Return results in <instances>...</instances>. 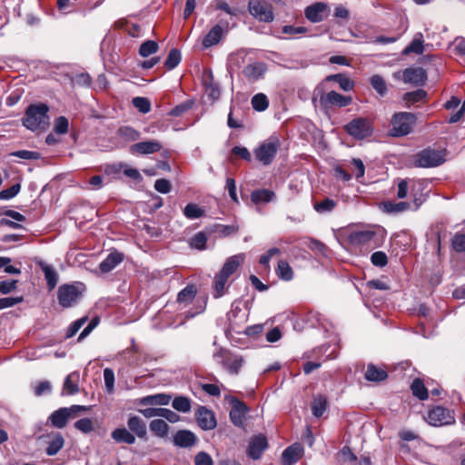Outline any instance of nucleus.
I'll list each match as a JSON object with an SVG mask.
<instances>
[{
  "label": "nucleus",
  "instance_id": "39",
  "mask_svg": "<svg viewBox=\"0 0 465 465\" xmlns=\"http://www.w3.org/2000/svg\"><path fill=\"white\" fill-rule=\"evenodd\" d=\"M228 279L219 272L215 274L213 279V297L220 298L226 293V282Z\"/></svg>",
  "mask_w": 465,
  "mask_h": 465
},
{
  "label": "nucleus",
  "instance_id": "56",
  "mask_svg": "<svg viewBox=\"0 0 465 465\" xmlns=\"http://www.w3.org/2000/svg\"><path fill=\"white\" fill-rule=\"evenodd\" d=\"M451 246L457 252L465 253V234L457 232L451 239Z\"/></svg>",
  "mask_w": 465,
  "mask_h": 465
},
{
  "label": "nucleus",
  "instance_id": "23",
  "mask_svg": "<svg viewBox=\"0 0 465 465\" xmlns=\"http://www.w3.org/2000/svg\"><path fill=\"white\" fill-rule=\"evenodd\" d=\"M127 426L130 431L138 438L147 440L146 423L138 416H130L127 420Z\"/></svg>",
  "mask_w": 465,
  "mask_h": 465
},
{
  "label": "nucleus",
  "instance_id": "64",
  "mask_svg": "<svg viewBox=\"0 0 465 465\" xmlns=\"http://www.w3.org/2000/svg\"><path fill=\"white\" fill-rule=\"evenodd\" d=\"M194 463L195 465H213L212 457L204 451H201L195 456Z\"/></svg>",
  "mask_w": 465,
  "mask_h": 465
},
{
  "label": "nucleus",
  "instance_id": "22",
  "mask_svg": "<svg viewBox=\"0 0 465 465\" xmlns=\"http://www.w3.org/2000/svg\"><path fill=\"white\" fill-rule=\"evenodd\" d=\"M124 259V254L116 250L111 252L107 257L101 262L99 269L103 273H108L119 265Z\"/></svg>",
  "mask_w": 465,
  "mask_h": 465
},
{
  "label": "nucleus",
  "instance_id": "14",
  "mask_svg": "<svg viewBox=\"0 0 465 465\" xmlns=\"http://www.w3.org/2000/svg\"><path fill=\"white\" fill-rule=\"evenodd\" d=\"M198 426L203 430H213L217 426L214 412L205 406H199L195 411Z\"/></svg>",
  "mask_w": 465,
  "mask_h": 465
},
{
  "label": "nucleus",
  "instance_id": "46",
  "mask_svg": "<svg viewBox=\"0 0 465 465\" xmlns=\"http://www.w3.org/2000/svg\"><path fill=\"white\" fill-rule=\"evenodd\" d=\"M183 215L190 220L198 219L204 215V210L198 204L190 203L183 209Z\"/></svg>",
  "mask_w": 465,
  "mask_h": 465
},
{
  "label": "nucleus",
  "instance_id": "45",
  "mask_svg": "<svg viewBox=\"0 0 465 465\" xmlns=\"http://www.w3.org/2000/svg\"><path fill=\"white\" fill-rule=\"evenodd\" d=\"M371 87L381 96H385L388 92L387 84L382 76L374 74L370 78Z\"/></svg>",
  "mask_w": 465,
  "mask_h": 465
},
{
  "label": "nucleus",
  "instance_id": "53",
  "mask_svg": "<svg viewBox=\"0 0 465 465\" xmlns=\"http://www.w3.org/2000/svg\"><path fill=\"white\" fill-rule=\"evenodd\" d=\"M194 102L193 100H186L177 105H175L169 113L168 115L170 116H182L185 113H187L189 110H191L193 106Z\"/></svg>",
  "mask_w": 465,
  "mask_h": 465
},
{
  "label": "nucleus",
  "instance_id": "50",
  "mask_svg": "<svg viewBox=\"0 0 465 465\" xmlns=\"http://www.w3.org/2000/svg\"><path fill=\"white\" fill-rule=\"evenodd\" d=\"M337 203L331 198H324L321 202H317L314 203V210L319 213H331L336 207Z\"/></svg>",
  "mask_w": 465,
  "mask_h": 465
},
{
  "label": "nucleus",
  "instance_id": "25",
  "mask_svg": "<svg viewBox=\"0 0 465 465\" xmlns=\"http://www.w3.org/2000/svg\"><path fill=\"white\" fill-rule=\"evenodd\" d=\"M197 439L193 432L186 430H178L174 437L173 442L181 448H189L195 444Z\"/></svg>",
  "mask_w": 465,
  "mask_h": 465
},
{
  "label": "nucleus",
  "instance_id": "52",
  "mask_svg": "<svg viewBox=\"0 0 465 465\" xmlns=\"http://www.w3.org/2000/svg\"><path fill=\"white\" fill-rule=\"evenodd\" d=\"M383 210L386 213H401L409 209L410 204L406 202L392 203L390 201L382 203Z\"/></svg>",
  "mask_w": 465,
  "mask_h": 465
},
{
  "label": "nucleus",
  "instance_id": "33",
  "mask_svg": "<svg viewBox=\"0 0 465 465\" xmlns=\"http://www.w3.org/2000/svg\"><path fill=\"white\" fill-rule=\"evenodd\" d=\"M197 288L194 284H189L181 290L177 294V302L183 303L184 305L190 304L195 298Z\"/></svg>",
  "mask_w": 465,
  "mask_h": 465
},
{
  "label": "nucleus",
  "instance_id": "26",
  "mask_svg": "<svg viewBox=\"0 0 465 465\" xmlns=\"http://www.w3.org/2000/svg\"><path fill=\"white\" fill-rule=\"evenodd\" d=\"M172 401V396L165 393H157L141 398L138 404L142 406L148 405H168Z\"/></svg>",
  "mask_w": 465,
  "mask_h": 465
},
{
  "label": "nucleus",
  "instance_id": "18",
  "mask_svg": "<svg viewBox=\"0 0 465 465\" xmlns=\"http://www.w3.org/2000/svg\"><path fill=\"white\" fill-rule=\"evenodd\" d=\"M268 448L267 438L263 434L254 436L248 446V455L253 460L261 458L262 452Z\"/></svg>",
  "mask_w": 465,
  "mask_h": 465
},
{
  "label": "nucleus",
  "instance_id": "19",
  "mask_svg": "<svg viewBox=\"0 0 465 465\" xmlns=\"http://www.w3.org/2000/svg\"><path fill=\"white\" fill-rule=\"evenodd\" d=\"M162 143L155 140L139 142L130 146L133 154H151L161 151Z\"/></svg>",
  "mask_w": 465,
  "mask_h": 465
},
{
  "label": "nucleus",
  "instance_id": "32",
  "mask_svg": "<svg viewBox=\"0 0 465 465\" xmlns=\"http://www.w3.org/2000/svg\"><path fill=\"white\" fill-rule=\"evenodd\" d=\"M112 438L118 443L134 444L135 442V436L125 428H117L113 430Z\"/></svg>",
  "mask_w": 465,
  "mask_h": 465
},
{
  "label": "nucleus",
  "instance_id": "12",
  "mask_svg": "<svg viewBox=\"0 0 465 465\" xmlns=\"http://www.w3.org/2000/svg\"><path fill=\"white\" fill-rule=\"evenodd\" d=\"M348 241L352 245H369L372 243V247L379 246L377 232L374 230H356L348 235Z\"/></svg>",
  "mask_w": 465,
  "mask_h": 465
},
{
  "label": "nucleus",
  "instance_id": "28",
  "mask_svg": "<svg viewBox=\"0 0 465 465\" xmlns=\"http://www.w3.org/2000/svg\"><path fill=\"white\" fill-rule=\"evenodd\" d=\"M364 378L369 381L381 382L388 378V372L382 368H378L373 363H369Z\"/></svg>",
  "mask_w": 465,
  "mask_h": 465
},
{
  "label": "nucleus",
  "instance_id": "10",
  "mask_svg": "<svg viewBox=\"0 0 465 465\" xmlns=\"http://www.w3.org/2000/svg\"><path fill=\"white\" fill-rule=\"evenodd\" d=\"M228 402L231 405V411L229 413L232 423L239 428L244 426V420L249 408L246 403L234 396L228 398Z\"/></svg>",
  "mask_w": 465,
  "mask_h": 465
},
{
  "label": "nucleus",
  "instance_id": "43",
  "mask_svg": "<svg viewBox=\"0 0 465 465\" xmlns=\"http://www.w3.org/2000/svg\"><path fill=\"white\" fill-rule=\"evenodd\" d=\"M208 237L204 232L195 233L189 241V245L193 249L203 251L206 249Z\"/></svg>",
  "mask_w": 465,
  "mask_h": 465
},
{
  "label": "nucleus",
  "instance_id": "5",
  "mask_svg": "<svg viewBox=\"0 0 465 465\" xmlns=\"http://www.w3.org/2000/svg\"><path fill=\"white\" fill-rule=\"evenodd\" d=\"M345 132L357 140H363L373 134V122L367 117H357L344 125Z\"/></svg>",
  "mask_w": 465,
  "mask_h": 465
},
{
  "label": "nucleus",
  "instance_id": "62",
  "mask_svg": "<svg viewBox=\"0 0 465 465\" xmlns=\"http://www.w3.org/2000/svg\"><path fill=\"white\" fill-rule=\"evenodd\" d=\"M17 280H4L0 282V293L8 294L17 288Z\"/></svg>",
  "mask_w": 465,
  "mask_h": 465
},
{
  "label": "nucleus",
  "instance_id": "36",
  "mask_svg": "<svg viewBox=\"0 0 465 465\" xmlns=\"http://www.w3.org/2000/svg\"><path fill=\"white\" fill-rule=\"evenodd\" d=\"M117 135L126 143L135 142L141 137L139 131L128 125L119 127Z\"/></svg>",
  "mask_w": 465,
  "mask_h": 465
},
{
  "label": "nucleus",
  "instance_id": "59",
  "mask_svg": "<svg viewBox=\"0 0 465 465\" xmlns=\"http://www.w3.org/2000/svg\"><path fill=\"white\" fill-rule=\"evenodd\" d=\"M74 428L84 433H89L94 430V423L89 418H83L75 421Z\"/></svg>",
  "mask_w": 465,
  "mask_h": 465
},
{
  "label": "nucleus",
  "instance_id": "17",
  "mask_svg": "<svg viewBox=\"0 0 465 465\" xmlns=\"http://www.w3.org/2000/svg\"><path fill=\"white\" fill-rule=\"evenodd\" d=\"M304 449L301 443H293L287 447L282 454V465H294L302 457Z\"/></svg>",
  "mask_w": 465,
  "mask_h": 465
},
{
  "label": "nucleus",
  "instance_id": "49",
  "mask_svg": "<svg viewBox=\"0 0 465 465\" xmlns=\"http://www.w3.org/2000/svg\"><path fill=\"white\" fill-rule=\"evenodd\" d=\"M427 92L423 89H417L412 92H407L403 94V100L406 103L415 104L419 102H423L427 98Z\"/></svg>",
  "mask_w": 465,
  "mask_h": 465
},
{
  "label": "nucleus",
  "instance_id": "1",
  "mask_svg": "<svg viewBox=\"0 0 465 465\" xmlns=\"http://www.w3.org/2000/svg\"><path fill=\"white\" fill-rule=\"evenodd\" d=\"M49 106L44 103L31 104L22 118L23 125L33 132L45 131L50 125Z\"/></svg>",
  "mask_w": 465,
  "mask_h": 465
},
{
  "label": "nucleus",
  "instance_id": "11",
  "mask_svg": "<svg viewBox=\"0 0 465 465\" xmlns=\"http://www.w3.org/2000/svg\"><path fill=\"white\" fill-rule=\"evenodd\" d=\"M427 420L432 426H444L453 424L455 418L453 412L449 409L436 406L429 411Z\"/></svg>",
  "mask_w": 465,
  "mask_h": 465
},
{
  "label": "nucleus",
  "instance_id": "9",
  "mask_svg": "<svg viewBox=\"0 0 465 465\" xmlns=\"http://www.w3.org/2000/svg\"><path fill=\"white\" fill-rule=\"evenodd\" d=\"M248 11L259 22L271 23L274 19L272 5L264 0H249Z\"/></svg>",
  "mask_w": 465,
  "mask_h": 465
},
{
  "label": "nucleus",
  "instance_id": "38",
  "mask_svg": "<svg viewBox=\"0 0 465 465\" xmlns=\"http://www.w3.org/2000/svg\"><path fill=\"white\" fill-rule=\"evenodd\" d=\"M40 267L45 274L46 284L49 290H53L58 282V274L55 270L44 262L40 263Z\"/></svg>",
  "mask_w": 465,
  "mask_h": 465
},
{
  "label": "nucleus",
  "instance_id": "40",
  "mask_svg": "<svg viewBox=\"0 0 465 465\" xmlns=\"http://www.w3.org/2000/svg\"><path fill=\"white\" fill-rule=\"evenodd\" d=\"M150 430L157 437L164 438L167 436L169 426L168 424L161 419L153 420L150 422Z\"/></svg>",
  "mask_w": 465,
  "mask_h": 465
},
{
  "label": "nucleus",
  "instance_id": "31",
  "mask_svg": "<svg viewBox=\"0 0 465 465\" xmlns=\"http://www.w3.org/2000/svg\"><path fill=\"white\" fill-rule=\"evenodd\" d=\"M423 35L419 33L415 35L412 41L403 49L402 54L409 55L411 54H421L424 52Z\"/></svg>",
  "mask_w": 465,
  "mask_h": 465
},
{
  "label": "nucleus",
  "instance_id": "24",
  "mask_svg": "<svg viewBox=\"0 0 465 465\" xmlns=\"http://www.w3.org/2000/svg\"><path fill=\"white\" fill-rule=\"evenodd\" d=\"M242 262V254L232 255L225 261L219 273L229 279L238 270Z\"/></svg>",
  "mask_w": 465,
  "mask_h": 465
},
{
  "label": "nucleus",
  "instance_id": "3",
  "mask_svg": "<svg viewBox=\"0 0 465 465\" xmlns=\"http://www.w3.org/2000/svg\"><path fill=\"white\" fill-rule=\"evenodd\" d=\"M416 120L417 117L413 113H395L391 120V128L390 129V134L393 137H401L409 134Z\"/></svg>",
  "mask_w": 465,
  "mask_h": 465
},
{
  "label": "nucleus",
  "instance_id": "13",
  "mask_svg": "<svg viewBox=\"0 0 465 465\" xmlns=\"http://www.w3.org/2000/svg\"><path fill=\"white\" fill-rule=\"evenodd\" d=\"M229 24L227 21L221 20L219 24L213 26L207 35L203 37L202 44L204 48H209L219 44L223 35L227 33Z\"/></svg>",
  "mask_w": 465,
  "mask_h": 465
},
{
  "label": "nucleus",
  "instance_id": "37",
  "mask_svg": "<svg viewBox=\"0 0 465 465\" xmlns=\"http://www.w3.org/2000/svg\"><path fill=\"white\" fill-rule=\"evenodd\" d=\"M411 391L420 401H425L429 398V392L424 382L420 378H415L411 384Z\"/></svg>",
  "mask_w": 465,
  "mask_h": 465
},
{
  "label": "nucleus",
  "instance_id": "60",
  "mask_svg": "<svg viewBox=\"0 0 465 465\" xmlns=\"http://www.w3.org/2000/svg\"><path fill=\"white\" fill-rule=\"evenodd\" d=\"M21 190L19 183L13 184L11 187L0 192V200H10L16 196Z\"/></svg>",
  "mask_w": 465,
  "mask_h": 465
},
{
  "label": "nucleus",
  "instance_id": "57",
  "mask_svg": "<svg viewBox=\"0 0 465 465\" xmlns=\"http://www.w3.org/2000/svg\"><path fill=\"white\" fill-rule=\"evenodd\" d=\"M69 122L65 116H59L54 121V131L57 134H65L68 132Z\"/></svg>",
  "mask_w": 465,
  "mask_h": 465
},
{
  "label": "nucleus",
  "instance_id": "44",
  "mask_svg": "<svg viewBox=\"0 0 465 465\" xmlns=\"http://www.w3.org/2000/svg\"><path fill=\"white\" fill-rule=\"evenodd\" d=\"M182 61V54L180 50L173 48L170 50L166 60L164 61V67L166 70L171 71L174 69Z\"/></svg>",
  "mask_w": 465,
  "mask_h": 465
},
{
  "label": "nucleus",
  "instance_id": "55",
  "mask_svg": "<svg viewBox=\"0 0 465 465\" xmlns=\"http://www.w3.org/2000/svg\"><path fill=\"white\" fill-rule=\"evenodd\" d=\"M87 321H88V317L87 316H84V317L76 320L73 323H71L70 326L68 327L67 331H66L65 338L69 339V338L74 337L78 332V331L81 329V327Z\"/></svg>",
  "mask_w": 465,
  "mask_h": 465
},
{
  "label": "nucleus",
  "instance_id": "51",
  "mask_svg": "<svg viewBox=\"0 0 465 465\" xmlns=\"http://www.w3.org/2000/svg\"><path fill=\"white\" fill-rule=\"evenodd\" d=\"M159 50V45L156 41L147 40L143 42L139 47V54L142 57H148L155 54Z\"/></svg>",
  "mask_w": 465,
  "mask_h": 465
},
{
  "label": "nucleus",
  "instance_id": "58",
  "mask_svg": "<svg viewBox=\"0 0 465 465\" xmlns=\"http://www.w3.org/2000/svg\"><path fill=\"white\" fill-rule=\"evenodd\" d=\"M371 262L374 266L382 268L388 264V257L384 252L378 251L371 254Z\"/></svg>",
  "mask_w": 465,
  "mask_h": 465
},
{
  "label": "nucleus",
  "instance_id": "16",
  "mask_svg": "<svg viewBox=\"0 0 465 465\" xmlns=\"http://www.w3.org/2000/svg\"><path fill=\"white\" fill-rule=\"evenodd\" d=\"M402 79L416 86L423 85L427 80V73L422 67L406 68L402 72Z\"/></svg>",
  "mask_w": 465,
  "mask_h": 465
},
{
  "label": "nucleus",
  "instance_id": "4",
  "mask_svg": "<svg viewBox=\"0 0 465 465\" xmlns=\"http://www.w3.org/2000/svg\"><path fill=\"white\" fill-rule=\"evenodd\" d=\"M446 150H435L427 147L414 155V166L419 168H433L442 164L446 159Z\"/></svg>",
  "mask_w": 465,
  "mask_h": 465
},
{
  "label": "nucleus",
  "instance_id": "47",
  "mask_svg": "<svg viewBox=\"0 0 465 465\" xmlns=\"http://www.w3.org/2000/svg\"><path fill=\"white\" fill-rule=\"evenodd\" d=\"M173 408L183 413L189 412L192 408V401L188 397L177 396L173 400Z\"/></svg>",
  "mask_w": 465,
  "mask_h": 465
},
{
  "label": "nucleus",
  "instance_id": "34",
  "mask_svg": "<svg viewBox=\"0 0 465 465\" xmlns=\"http://www.w3.org/2000/svg\"><path fill=\"white\" fill-rule=\"evenodd\" d=\"M275 198L273 191L269 189H258L252 192L251 200L253 203H269Z\"/></svg>",
  "mask_w": 465,
  "mask_h": 465
},
{
  "label": "nucleus",
  "instance_id": "48",
  "mask_svg": "<svg viewBox=\"0 0 465 465\" xmlns=\"http://www.w3.org/2000/svg\"><path fill=\"white\" fill-rule=\"evenodd\" d=\"M251 104L252 108L257 112H263L269 107V100L262 93L253 95Z\"/></svg>",
  "mask_w": 465,
  "mask_h": 465
},
{
  "label": "nucleus",
  "instance_id": "6",
  "mask_svg": "<svg viewBox=\"0 0 465 465\" xmlns=\"http://www.w3.org/2000/svg\"><path fill=\"white\" fill-rule=\"evenodd\" d=\"M213 356L232 375L238 374L243 364V358L242 356L234 354L224 348H220Z\"/></svg>",
  "mask_w": 465,
  "mask_h": 465
},
{
  "label": "nucleus",
  "instance_id": "41",
  "mask_svg": "<svg viewBox=\"0 0 465 465\" xmlns=\"http://www.w3.org/2000/svg\"><path fill=\"white\" fill-rule=\"evenodd\" d=\"M275 272L277 276L283 281L288 282L293 278V271L290 266L289 262L284 260L279 261Z\"/></svg>",
  "mask_w": 465,
  "mask_h": 465
},
{
  "label": "nucleus",
  "instance_id": "35",
  "mask_svg": "<svg viewBox=\"0 0 465 465\" xmlns=\"http://www.w3.org/2000/svg\"><path fill=\"white\" fill-rule=\"evenodd\" d=\"M78 374L75 372L70 373L66 376L63 386V394L74 395L79 391V386L77 383Z\"/></svg>",
  "mask_w": 465,
  "mask_h": 465
},
{
  "label": "nucleus",
  "instance_id": "2",
  "mask_svg": "<svg viewBox=\"0 0 465 465\" xmlns=\"http://www.w3.org/2000/svg\"><path fill=\"white\" fill-rule=\"evenodd\" d=\"M84 285L82 282L64 283L58 287V303L64 309L73 307L83 295Z\"/></svg>",
  "mask_w": 465,
  "mask_h": 465
},
{
  "label": "nucleus",
  "instance_id": "63",
  "mask_svg": "<svg viewBox=\"0 0 465 465\" xmlns=\"http://www.w3.org/2000/svg\"><path fill=\"white\" fill-rule=\"evenodd\" d=\"M278 253H280V249L279 248H277V247L271 248L265 253L261 255L259 262L262 265H263L266 270H269L270 269L269 263H270L271 258L273 255L278 254Z\"/></svg>",
  "mask_w": 465,
  "mask_h": 465
},
{
  "label": "nucleus",
  "instance_id": "30",
  "mask_svg": "<svg viewBox=\"0 0 465 465\" xmlns=\"http://www.w3.org/2000/svg\"><path fill=\"white\" fill-rule=\"evenodd\" d=\"M328 408V399L323 394H318L313 397L312 403V412L315 418H321Z\"/></svg>",
  "mask_w": 465,
  "mask_h": 465
},
{
  "label": "nucleus",
  "instance_id": "20",
  "mask_svg": "<svg viewBox=\"0 0 465 465\" xmlns=\"http://www.w3.org/2000/svg\"><path fill=\"white\" fill-rule=\"evenodd\" d=\"M322 102L326 106H337L341 108L350 105L352 102V98L350 95H343L335 91H331L327 93L324 97H322Z\"/></svg>",
  "mask_w": 465,
  "mask_h": 465
},
{
  "label": "nucleus",
  "instance_id": "27",
  "mask_svg": "<svg viewBox=\"0 0 465 465\" xmlns=\"http://www.w3.org/2000/svg\"><path fill=\"white\" fill-rule=\"evenodd\" d=\"M47 437L50 440L47 442L48 445L45 452L48 456H54L63 449L64 445V439L60 432L48 434Z\"/></svg>",
  "mask_w": 465,
  "mask_h": 465
},
{
  "label": "nucleus",
  "instance_id": "7",
  "mask_svg": "<svg viewBox=\"0 0 465 465\" xmlns=\"http://www.w3.org/2000/svg\"><path fill=\"white\" fill-rule=\"evenodd\" d=\"M280 146V140L277 137H271L254 150V156L263 165H269L275 158Z\"/></svg>",
  "mask_w": 465,
  "mask_h": 465
},
{
  "label": "nucleus",
  "instance_id": "42",
  "mask_svg": "<svg viewBox=\"0 0 465 465\" xmlns=\"http://www.w3.org/2000/svg\"><path fill=\"white\" fill-rule=\"evenodd\" d=\"M203 84L206 87L208 96L213 101H217L220 98L221 90H220L219 84L214 82L212 73L209 75V81L207 79H205L203 81Z\"/></svg>",
  "mask_w": 465,
  "mask_h": 465
},
{
  "label": "nucleus",
  "instance_id": "29",
  "mask_svg": "<svg viewBox=\"0 0 465 465\" xmlns=\"http://www.w3.org/2000/svg\"><path fill=\"white\" fill-rule=\"evenodd\" d=\"M327 82H335L339 84L340 88L343 91H351L355 86V83L345 74H335L326 77Z\"/></svg>",
  "mask_w": 465,
  "mask_h": 465
},
{
  "label": "nucleus",
  "instance_id": "8",
  "mask_svg": "<svg viewBox=\"0 0 465 465\" xmlns=\"http://www.w3.org/2000/svg\"><path fill=\"white\" fill-rule=\"evenodd\" d=\"M89 407L82 405H72L69 408L63 407L54 411L48 418L52 425L57 429H63L66 426L68 420L75 416L80 411H85Z\"/></svg>",
  "mask_w": 465,
  "mask_h": 465
},
{
  "label": "nucleus",
  "instance_id": "21",
  "mask_svg": "<svg viewBox=\"0 0 465 465\" xmlns=\"http://www.w3.org/2000/svg\"><path fill=\"white\" fill-rule=\"evenodd\" d=\"M266 71L267 65L265 63L255 62L246 65L242 70V74L247 80L255 82L262 78Z\"/></svg>",
  "mask_w": 465,
  "mask_h": 465
},
{
  "label": "nucleus",
  "instance_id": "54",
  "mask_svg": "<svg viewBox=\"0 0 465 465\" xmlns=\"http://www.w3.org/2000/svg\"><path fill=\"white\" fill-rule=\"evenodd\" d=\"M132 104L142 114H147L151 111V102L146 97H134Z\"/></svg>",
  "mask_w": 465,
  "mask_h": 465
},
{
  "label": "nucleus",
  "instance_id": "15",
  "mask_svg": "<svg viewBox=\"0 0 465 465\" xmlns=\"http://www.w3.org/2000/svg\"><path fill=\"white\" fill-rule=\"evenodd\" d=\"M329 12L327 4L316 2L305 8L304 15L312 23H320L327 18Z\"/></svg>",
  "mask_w": 465,
  "mask_h": 465
},
{
  "label": "nucleus",
  "instance_id": "61",
  "mask_svg": "<svg viewBox=\"0 0 465 465\" xmlns=\"http://www.w3.org/2000/svg\"><path fill=\"white\" fill-rule=\"evenodd\" d=\"M24 302L23 296L0 298V311L13 307Z\"/></svg>",
  "mask_w": 465,
  "mask_h": 465
}]
</instances>
